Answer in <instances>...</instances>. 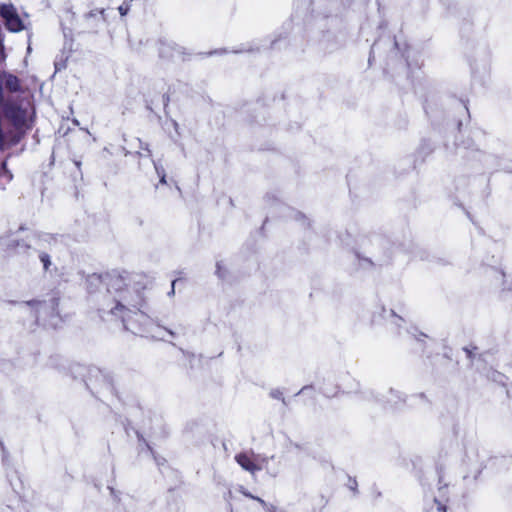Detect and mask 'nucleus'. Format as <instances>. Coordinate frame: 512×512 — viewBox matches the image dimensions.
Instances as JSON below:
<instances>
[{"mask_svg":"<svg viewBox=\"0 0 512 512\" xmlns=\"http://www.w3.org/2000/svg\"><path fill=\"white\" fill-rule=\"evenodd\" d=\"M0 14L5 21L7 29L11 32H19L24 29L22 20L20 19L16 9L12 5H3Z\"/></svg>","mask_w":512,"mask_h":512,"instance_id":"obj_1","label":"nucleus"},{"mask_svg":"<svg viewBox=\"0 0 512 512\" xmlns=\"http://www.w3.org/2000/svg\"><path fill=\"white\" fill-rule=\"evenodd\" d=\"M245 495H246V496H248V497H251V498H253V499L257 500L259 503H261V504L266 508V511H267V512H276L275 507H273V506H268V505L265 503V501H264V500H262L261 498L253 497V496H251V495H249V494H245Z\"/></svg>","mask_w":512,"mask_h":512,"instance_id":"obj_8","label":"nucleus"},{"mask_svg":"<svg viewBox=\"0 0 512 512\" xmlns=\"http://www.w3.org/2000/svg\"><path fill=\"white\" fill-rule=\"evenodd\" d=\"M155 169H156V172H157L158 176L160 177V182L161 183H165L166 182V176H165V173H164V169L162 167H159L156 164H155Z\"/></svg>","mask_w":512,"mask_h":512,"instance_id":"obj_10","label":"nucleus"},{"mask_svg":"<svg viewBox=\"0 0 512 512\" xmlns=\"http://www.w3.org/2000/svg\"><path fill=\"white\" fill-rule=\"evenodd\" d=\"M176 48L169 43H162L159 48L160 56L163 58H174L175 57Z\"/></svg>","mask_w":512,"mask_h":512,"instance_id":"obj_5","label":"nucleus"},{"mask_svg":"<svg viewBox=\"0 0 512 512\" xmlns=\"http://www.w3.org/2000/svg\"><path fill=\"white\" fill-rule=\"evenodd\" d=\"M235 459L243 469L251 473H255L256 471L261 470L264 467L263 463L265 462L264 459L261 462L254 460L247 454H239L235 457Z\"/></svg>","mask_w":512,"mask_h":512,"instance_id":"obj_4","label":"nucleus"},{"mask_svg":"<svg viewBox=\"0 0 512 512\" xmlns=\"http://www.w3.org/2000/svg\"><path fill=\"white\" fill-rule=\"evenodd\" d=\"M220 268H221L220 264H217V272H218L219 276H221V274H220Z\"/></svg>","mask_w":512,"mask_h":512,"instance_id":"obj_15","label":"nucleus"},{"mask_svg":"<svg viewBox=\"0 0 512 512\" xmlns=\"http://www.w3.org/2000/svg\"><path fill=\"white\" fill-rule=\"evenodd\" d=\"M124 310H125V307H124V306H122V305H119V304H118V305L115 307V309L112 311V313H113V314H118V313H120V312H122V311H124Z\"/></svg>","mask_w":512,"mask_h":512,"instance_id":"obj_13","label":"nucleus"},{"mask_svg":"<svg viewBox=\"0 0 512 512\" xmlns=\"http://www.w3.org/2000/svg\"><path fill=\"white\" fill-rule=\"evenodd\" d=\"M133 318H135V321L144 322L147 320V317L142 313H133Z\"/></svg>","mask_w":512,"mask_h":512,"instance_id":"obj_11","label":"nucleus"},{"mask_svg":"<svg viewBox=\"0 0 512 512\" xmlns=\"http://www.w3.org/2000/svg\"><path fill=\"white\" fill-rule=\"evenodd\" d=\"M119 11L122 15H124L126 12L124 11V9L122 7H119Z\"/></svg>","mask_w":512,"mask_h":512,"instance_id":"obj_14","label":"nucleus"},{"mask_svg":"<svg viewBox=\"0 0 512 512\" xmlns=\"http://www.w3.org/2000/svg\"><path fill=\"white\" fill-rule=\"evenodd\" d=\"M496 276H497V278L501 279L502 285L504 286L505 289L512 290V278L510 279L509 284H506V280H505L506 276L504 273L496 272Z\"/></svg>","mask_w":512,"mask_h":512,"instance_id":"obj_7","label":"nucleus"},{"mask_svg":"<svg viewBox=\"0 0 512 512\" xmlns=\"http://www.w3.org/2000/svg\"><path fill=\"white\" fill-rule=\"evenodd\" d=\"M3 87L9 92L20 90V80L15 75L6 72H0V105L4 102Z\"/></svg>","mask_w":512,"mask_h":512,"instance_id":"obj_3","label":"nucleus"},{"mask_svg":"<svg viewBox=\"0 0 512 512\" xmlns=\"http://www.w3.org/2000/svg\"><path fill=\"white\" fill-rule=\"evenodd\" d=\"M40 260L43 263L44 269L47 270L49 265L51 264L49 256L45 253H42L40 255Z\"/></svg>","mask_w":512,"mask_h":512,"instance_id":"obj_9","label":"nucleus"},{"mask_svg":"<svg viewBox=\"0 0 512 512\" xmlns=\"http://www.w3.org/2000/svg\"><path fill=\"white\" fill-rule=\"evenodd\" d=\"M122 321H123V324H124L126 329L131 330L133 333L140 332V329H137L134 326V324L131 322V317L130 316H123Z\"/></svg>","mask_w":512,"mask_h":512,"instance_id":"obj_6","label":"nucleus"},{"mask_svg":"<svg viewBox=\"0 0 512 512\" xmlns=\"http://www.w3.org/2000/svg\"><path fill=\"white\" fill-rule=\"evenodd\" d=\"M430 512H446V510L441 503L435 501V510L432 508Z\"/></svg>","mask_w":512,"mask_h":512,"instance_id":"obj_12","label":"nucleus"},{"mask_svg":"<svg viewBox=\"0 0 512 512\" xmlns=\"http://www.w3.org/2000/svg\"><path fill=\"white\" fill-rule=\"evenodd\" d=\"M3 111L15 127H22L26 125L27 121V111L26 109L21 108L17 104L10 103L9 101L3 102Z\"/></svg>","mask_w":512,"mask_h":512,"instance_id":"obj_2","label":"nucleus"}]
</instances>
